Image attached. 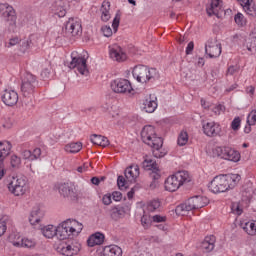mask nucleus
<instances>
[{
	"mask_svg": "<svg viewBox=\"0 0 256 256\" xmlns=\"http://www.w3.org/2000/svg\"><path fill=\"white\" fill-rule=\"evenodd\" d=\"M187 141H189V135L187 132H181L178 136V145L183 147L184 145H187Z\"/></svg>",
	"mask_w": 256,
	"mask_h": 256,
	"instance_id": "e433bc0d",
	"label": "nucleus"
},
{
	"mask_svg": "<svg viewBox=\"0 0 256 256\" xmlns=\"http://www.w3.org/2000/svg\"><path fill=\"white\" fill-rule=\"evenodd\" d=\"M156 135H157V133H155V127H153L151 125L144 126L141 131V137H142L143 143H148Z\"/></svg>",
	"mask_w": 256,
	"mask_h": 256,
	"instance_id": "5701e85b",
	"label": "nucleus"
},
{
	"mask_svg": "<svg viewBox=\"0 0 256 256\" xmlns=\"http://www.w3.org/2000/svg\"><path fill=\"white\" fill-rule=\"evenodd\" d=\"M216 241L217 238L215 237V235L206 236L200 244V249H202L204 253H211V251L215 249Z\"/></svg>",
	"mask_w": 256,
	"mask_h": 256,
	"instance_id": "6ab92c4d",
	"label": "nucleus"
},
{
	"mask_svg": "<svg viewBox=\"0 0 256 256\" xmlns=\"http://www.w3.org/2000/svg\"><path fill=\"white\" fill-rule=\"evenodd\" d=\"M7 231V220L5 218L0 219V237L2 235H5V232Z\"/></svg>",
	"mask_w": 256,
	"mask_h": 256,
	"instance_id": "a18cd8bd",
	"label": "nucleus"
},
{
	"mask_svg": "<svg viewBox=\"0 0 256 256\" xmlns=\"http://www.w3.org/2000/svg\"><path fill=\"white\" fill-rule=\"evenodd\" d=\"M71 62L69 63V69H77L80 75H89V69H87V59L77 55V52H72Z\"/></svg>",
	"mask_w": 256,
	"mask_h": 256,
	"instance_id": "1a4fd4ad",
	"label": "nucleus"
},
{
	"mask_svg": "<svg viewBox=\"0 0 256 256\" xmlns=\"http://www.w3.org/2000/svg\"><path fill=\"white\" fill-rule=\"evenodd\" d=\"M10 163L13 169H19L21 167V158L17 155H12Z\"/></svg>",
	"mask_w": 256,
	"mask_h": 256,
	"instance_id": "58836bf2",
	"label": "nucleus"
},
{
	"mask_svg": "<svg viewBox=\"0 0 256 256\" xmlns=\"http://www.w3.org/2000/svg\"><path fill=\"white\" fill-rule=\"evenodd\" d=\"M205 53L210 59H215L221 55V43L217 42V38H211L207 41Z\"/></svg>",
	"mask_w": 256,
	"mask_h": 256,
	"instance_id": "4468645a",
	"label": "nucleus"
},
{
	"mask_svg": "<svg viewBox=\"0 0 256 256\" xmlns=\"http://www.w3.org/2000/svg\"><path fill=\"white\" fill-rule=\"evenodd\" d=\"M232 211L233 213H236V215H241V213H243V209H241L237 204L232 205Z\"/></svg>",
	"mask_w": 256,
	"mask_h": 256,
	"instance_id": "680f3d73",
	"label": "nucleus"
},
{
	"mask_svg": "<svg viewBox=\"0 0 256 256\" xmlns=\"http://www.w3.org/2000/svg\"><path fill=\"white\" fill-rule=\"evenodd\" d=\"M58 190L62 197L70 199V201H77V199H79L77 189H75V186L71 183L60 184Z\"/></svg>",
	"mask_w": 256,
	"mask_h": 256,
	"instance_id": "f8f14e48",
	"label": "nucleus"
},
{
	"mask_svg": "<svg viewBox=\"0 0 256 256\" xmlns=\"http://www.w3.org/2000/svg\"><path fill=\"white\" fill-rule=\"evenodd\" d=\"M154 99L149 98L145 100L144 110L146 113H154L155 109H157V98L155 97Z\"/></svg>",
	"mask_w": 256,
	"mask_h": 256,
	"instance_id": "c756f323",
	"label": "nucleus"
},
{
	"mask_svg": "<svg viewBox=\"0 0 256 256\" xmlns=\"http://www.w3.org/2000/svg\"><path fill=\"white\" fill-rule=\"evenodd\" d=\"M104 256H121L123 255V250L117 245L105 246L103 249Z\"/></svg>",
	"mask_w": 256,
	"mask_h": 256,
	"instance_id": "a878e982",
	"label": "nucleus"
},
{
	"mask_svg": "<svg viewBox=\"0 0 256 256\" xmlns=\"http://www.w3.org/2000/svg\"><path fill=\"white\" fill-rule=\"evenodd\" d=\"M26 49H29V41H23L21 44V51H23V53H25Z\"/></svg>",
	"mask_w": 256,
	"mask_h": 256,
	"instance_id": "774afa93",
	"label": "nucleus"
},
{
	"mask_svg": "<svg viewBox=\"0 0 256 256\" xmlns=\"http://www.w3.org/2000/svg\"><path fill=\"white\" fill-rule=\"evenodd\" d=\"M187 183H191V177L189 176V172L178 171L166 179L164 187L166 191H170L171 193H173L177 191L179 187Z\"/></svg>",
	"mask_w": 256,
	"mask_h": 256,
	"instance_id": "20e7f679",
	"label": "nucleus"
},
{
	"mask_svg": "<svg viewBox=\"0 0 256 256\" xmlns=\"http://www.w3.org/2000/svg\"><path fill=\"white\" fill-rule=\"evenodd\" d=\"M193 209H197L191 198H189L184 204H180L175 208L176 215H184L186 211H193Z\"/></svg>",
	"mask_w": 256,
	"mask_h": 256,
	"instance_id": "b1692460",
	"label": "nucleus"
},
{
	"mask_svg": "<svg viewBox=\"0 0 256 256\" xmlns=\"http://www.w3.org/2000/svg\"><path fill=\"white\" fill-rule=\"evenodd\" d=\"M231 127L233 131H239V127H241V118L239 117L234 118L231 123Z\"/></svg>",
	"mask_w": 256,
	"mask_h": 256,
	"instance_id": "49530a36",
	"label": "nucleus"
},
{
	"mask_svg": "<svg viewBox=\"0 0 256 256\" xmlns=\"http://www.w3.org/2000/svg\"><path fill=\"white\" fill-rule=\"evenodd\" d=\"M193 49H195V43L193 41L189 42L186 47V55H191L193 53Z\"/></svg>",
	"mask_w": 256,
	"mask_h": 256,
	"instance_id": "13d9d810",
	"label": "nucleus"
},
{
	"mask_svg": "<svg viewBox=\"0 0 256 256\" xmlns=\"http://www.w3.org/2000/svg\"><path fill=\"white\" fill-rule=\"evenodd\" d=\"M117 185H118L119 189H121L122 187H125V185H127V180H125V177L118 176Z\"/></svg>",
	"mask_w": 256,
	"mask_h": 256,
	"instance_id": "5fc2aeb1",
	"label": "nucleus"
},
{
	"mask_svg": "<svg viewBox=\"0 0 256 256\" xmlns=\"http://www.w3.org/2000/svg\"><path fill=\"white\" fill-rule=\"evenodd\" d=\"M221 0H212L209 6L206 8L208 17H220L221 15Z\"/></svg>",
	"mask_w": 256,
	"mask_h": 256,
	"instance_id": "aec40b11",
	"label": "nucleus"
},
{
	"mask_svg": "<svg viewBox=\"0 0 256 256\" xmlns=\"http://www.w3.org/2000/svg\"><path fill=\"white\" fill-rule=\"evenodd\" d=\"M235 73H239V66H230L227 69L226 75H235Z\"/></svg>",
	"mask_w": 256,
	"mask_h": 256,
	"instance_id": "864d4df0",
	"label": "nucleus"
},
{
	"mask_svg": "<svg viewBox=\"0 0 256 256\" xmlns=\"http://www.w3.org/2000/svg\"><path fill=\"white\" fill-rule=\"evenodd\" d=\"M224 157H225L224 159L226 161H233L234 163H237V161H239V159H241V154H239L238 151H235L232 148L228 147V150Z\"/></svg>",
	"mask_w": 256,
	"mask_h": 256,
	"instance_id": "c85d7f7f",
	"label": "nucleus"
},
{
	"mask_svg": "<svg viewBox=\"0 0 256 256\" xmlns=\"http://www.w3.org/2000/svg\"><path fill=\"white\" fill-rule=\"evenodd\" d=\"M22 158L28 161H33L32 152L30 150H24L22 152Z\"/></svg>",
	"mask_w": 256,
	"mask_h": 256,
	"instance_id": "603ef678",
	"label": "nucleus"
},
{
	"mask_svg": "<svg viewBox=\"0 0 256 256\" xmlns=\"http://www.w3.org/2000/svg\"><path fill=\"white\" fill-rule=\"evenodd\" d=\"M8 190L16 197H20V195H25L27 191V180L25 179V177H13L8 184Z\"/></svg>",
	"mask_w": 256,
	"mask_h": 256,
	"instance_id": "0eeeda50",
	"label": "nucleus"
},
{
	"mask_svg": "<svg viewBox=\"0 0 256 256\" xmlns=\"http://www.w3.org/2000/svg\"><path fill=\"white\" fill-rule=\"evenodd\" d=\"M11 142L9 141H0V151H2L4 159L9 155V151H11Z\"/></svg>",
	"mask_w": 256,
	"mask_h": 256,
	"instance_id": "f704fd0d",
	"label": "nucleus"
},
{
	"mask_svg": "<svg viewBox=\"0 0 256 256\" xmlns=\"http://www.w3.org/2000/svg\"><path fill=\"white\" fill-rule=\"evenodd\" d=\"M58 251L59 253H61V255H65V256H73V255H77V253H79V251H81V246L80 245H67L66 246H59L58 247Z\"/></svg>",
	"mask_w": 256,
	"mask_h": 256,
	"instance_id": "412c9836",
	"label": "nucleus"
},
{
	"mask_svg": "<svg viewBox=\"0 0 256 256\" xmlns=\"http://www.w3.org/2000/svg\"><path fill=\"white\" fill-rule=\"evenodd\" d=\"M142 168L145 171H150L149 177L152 180L150 183V189H155L157 187V181L161 179V170H159V166L157 165V162H153V160H147L145 159L142 162Z\"/></svg>",
	"mask_w": 256,
	"mask_h": 256,
	"instance_id": "39448f33",
	"label": "nucleus"
},
{
	"mask_svg": "<svg viewBox=\"0 0 256 256\" xmlns=\"http://www.w3.org/2000/svg\"><path fill=\"white\" fill-rule=\"evenodd\" d=\"M82 33L83 27L81 26V22L73 18H70L66 22L65 27L62 28V35L64 37H81Z\"/></svg>",
	"mask_w": 256,
	"mask_h": 256,
	"instance_id": "6e6552de",
	"label": "nucleus"
},
{
	"mask_svg": "<svg viewBox=\"0 0 256 256\" xmlns=\"http://www.w3.org/2000/svg\"><path fill=\"white\" fill-rule=\"evenodd\" d=\"M125 178L127 181H130V183H133L135 179H137V176H135V171H133V166H129L124 171Z\"/></svg>",
	"mask_w": 256,
	"mask_h": 256,
	"instance_id": "72a5a7b5",
	"label": "nucleus"
},
{
	"mask_svg": "<svg viewBox=\"0 0 256 256\" xmlns=\"http://www.w3.org/2000/svg\"><path fill=\"white\" fill-rule=\"evenodd\" d=\"M120 22H121V16L119 14H116V16L112 22V27H113L114 33H117V29H119Z\"/></svg>",
	"mask_w": 256,
	"mask_h": 256,
	"instance_id": "c03bdc74",
	"label": "nucleus"
},
{
	"mask_svg": "<svg viewBox=\"0 0 256 256\" xmlns=\"http://www.w3.org/2000/svg\"><path fill=\"white\" fill-rule=\"evenodd\" d=\"M241 181V175L239 174H220L213 178L208 185V189L212 193H225L229 189L234 187Z\"/></svg>",
	"mask_w": 256,
	"mask_h": 256,
	"instance_id": "f257e3e1",
	"label": "nucleus"
},
{
	"mask_svg": "<svg viewBox=\"0 0 256 256\" xmlns=\"http://www.w3.org/2000/svg\"><path fill=\"white\" fill-rule=\"evenodd\" d=\"M132 75L138 83H155L159 79V71L155 68H148L146 65L135 66Z\"/></svg>",
	"mask_w": 256,
	"mask_h": 256,
	"instance_id": "f03ea898",
	"label": "nucleus"
},
{
	"mask_svg": "<svg viewBox=\"0 0 256 256\" xmlns=\"http://www.w3.org/2000/svg\"><path fill=\"white\" fill-rule=\"evenodd\" d=\"M228 150H229V147L218 146L213 149V155L214 157H220L221 159H225V155H227Z\"/></svg>",
	"mask_w": 256,
	"mask_h": 256,
	"instance_id": "473e14b6",
	"label": "nucleus"
},
{
	"mask_svg": "<svg viewBox=\"0 0 256 256\" xmlns=\"http://www.w3.org/2000/svg\"><path fill=\"white\" fill-rule=\"evenodd\" d=\"M251 117L252 125L256 123V110H252L248 116V119Z\"/></svg>",
	"mask_w": 256,
	"mask_h": 256,
	"instance_id": "e2e57ef3",
	"label": "nucleus"
},
{
	"mask_svg": "<svg viewBox=\"0 0 256 256\" xmlns=\"http://www.w3.org/2000/svg\"><path fill=\"white\" fill-rule=\"evenodd\" d=\"M248 227V235H256V222H246Z\"/></svg>",
	"mask_w": 256,
	"mask_h": 256,
	"instance_id": "37998d69",
	"label": "nucleus"
},
{
	"mask_svg": "<svg viewBox=\"0 0 256 256\" xmlns=\"http://www.w3.org/2000/svg\"><path fill=\"white\" fill-rule=\"evenodd\" d=\"M55 15H57V17H65V15H67V10L61 8L58 12L55 13Z\"/></svg>",
	"mask_w": 256,
	"mask_h": 256,
	"instance_id": "69168bd1",
	"label": "nucleus"
},
{
	"mask_svg": "<svg viewBox=\"0 0 256 256\" xmlns=\"http://www.w3.org/2000/svg\"><path fill=\"white\" fill-rule=\"evenodd\" d=\"M110 57L114 61L121 62L127 59V54L123 52V48H121L120 46H114L113 48L110 49Z\"/></svg>",
	"mask_w": 256,
	"mask_h": 256,
	"instance_id": "4be33fe9",
	"label": "nucleus"
},
{
	"mask_svg": "<svg viewBox=\"0 0 256 256\" xmlns=\"http://www.w3.org/2000/svg\"><path fill=\"white\" fill-rule=\"evenodd\" d=\"M110 87L114 93H131L133 86L127 79H116L111 82Z\"/></svg>",
	"mask_w": 256,
	"mask_h": 256,
	"instance_id": "9b49d317",
	"label": "nucleus"
},
{
	"mask_svg": "<svg viewBox=\"0 0 256 256\" xmlns=\"http://www.w3.org/2000/svg\"><path fill=\"white\" fill-rule=\"evenodd\" d=\"M87 245H88V247H95V245H97V242H96L95 238L93 237V235H91L88 238Z\"/></svg>",
	"mask_w": 256,
	"mask_h": 256,
	"instance_id": "052dcab7",
	"label": "nucleus"
},
{
	"mask_svg": "<svg viewBox=\"0 0 256 256\" xmlns=\"http://www.w3.org/2000/svg\"><path fill=\"white\" fill-rule=\"evenodd\" d=\"M204 135L207 137H217L221 133V125L215 122H207L202 126Z\"/></svg>",
	"mask_w": 256,
	"mask_h": 256,
	"instance_id": "f3484780",
	"label": "nucleus"
},
{
	"mask_svg": "<svg viewBox=\"0 0 256 256\" xmlns=\"http://www.w3.org/2000/svg\"><path fill=\"white\" fill-rule=\"evenodd\" d=\"M138 256H153V253H151V250H149V248H146Z\"/></svg>",
	"mask_w": 256,
	"mask_h": 256,
	"instance_id": "0e129e2a",
	"label": "nucleus"
},
{
	"mask_svg": "<svg viewBox=\"0 0 256 256\" xmlns=\"http://www.w3.org/2000/svg\"><path fill=\"white\" fill-rule=\"evenodd\" d=\"M146 145L152 147V153L153 156L156 157V159H161L162 157H165V155H167V150L163 149V138L157 137V134L153 138H151V140H149Z\"/></svg>",
	"mask_w": 256,
	"mask_h": 256,
	"instance_id": "9d476101",
	"label": "nucleus"
},
{
	"mask_svg": "<svg viewBox=\"0 0 256 256\" xmlns=\"http://www.w3.org/2000/svg\"><path fill=\"white\" fill-rule=\"evenodd\" d=\"M243 9L248 15H251L252 17L255 15V7H251V3L248 4V6H244Z\"/></svg>",
	"mask_w": 256,
	"mask_h": 256,
	"instance_id": "4d7b16f0",
	"label": "nucleus"
},
{
	"mask_svg": "<svg viewBox=\"0 0 256 256\" xmlns=\"http://www.w3.org/2000/svg\"><path fill=\"white\" fill-rule=\"evenodd\" d=\"M1 101L4 105L13 107L14 105H17V102L19 101V94L14 90H5L1 96Z\"/></svg>",
	"mask_w": 256,
	"mask_h": 256,
	"instance_id": "dca6fc26",
	"label": "nucleus"
},
{
	"mask_svg": "<svg viewBox=\"0 0 256 256\" xmlns=\"http://www.w3.org/2000/svg\"><path fill=\"white\" fill-rule=\"evenodd\" d=\"M159 207H161V202H159V200H152L148 204V211L150 213H155Z\"/></svg>",
	"mask_w": 256,
	"mask_h": 256,
	"instance_id": "4c0bfd02",
	"label": "nucleus"
},
{
	"mask_svg": "<svg viewBox=\"0 0 256 256\" xmlns=\"http://www.w3.org/2000/svg\"><path fill=\"white\" fill-rule=\"evenodd\" d=\"M17 43H19V38L18 37L12 38L9 40L8 47H14V45H17Z\"/></svg>",
	"mask_w": 256,
	"mask_h": 256,
	"instance_id": "338daca9",
	"label": "nucleus"
},
{
	"mask_svg": "<svg viewBox=\"0 0 256 256\" xmlns=\"http://www.w3.org/2000/svg\"><path fill=\"white\" fill-rule=\"evenodd\" d=\"M153 223H165L167 221V216L154 215L152 216Z\"/></svg>",
	"mask_w": 256,
	"mask_h": 256,
	"instance_id": "09e8293b",
	"label": "nucleus"
},
{
	"mask_svg": "<svg viewBox=\"0 0 256 256\" xmlns=\"http://www.w3.org/2000/svg\"><path fill=\"white\" fill-rule=\"evenodd\" d=\"M3 16L6 17V21L9 23V30L15 31L17 25V15H15V9L13 6H7L3 12Z\"/></svg>",
	"mask_w": 256,
	"mask_h": 256,
	"instance_id": "a211bd4d",
	"label": "nucleus"
},
{
	"mask_svg": "<svg viewBox=\"0 0 256 256\" xmlns=\"http://www.w3.org/2000/svg\"><path fill=\"white\" fill-rule=\"evenodd\" d=\"M63 227V222L60 223L57 227L53 225L45 226L41 229V233L46 237V239H53V237H57L60 241H65V238L61 237L59 232V228Z\"/></svg>",
	"mask_w": 256,
	"mask_h": 256,
	"instance_id": "2eb2a0df",
	"label": "nucleus"
},
{
	"mask_svg": "<svg viewBox=\"0 0 256 256\" xmlns=\"http://www.w3.org/2000/svg\"><path fill=\"white\" fill-rule=\"evenodd\" d=\"M82 231L83 224L71 218L63 221L62 227L59 228L60 237L63 239H75Z\"/></svg>",
	"mask_w": 256,
	"mask_h": 256,
	"instance_id": "7ed1b4c3",
	"label": "nucleus"
},
{
	"mask_svg": "<svg viewBox=\"0 0 256 256\" xmlns=\"http://www.w3.org/2000/svg\"><path fill=\"white\" fill-rule=\"evenodd\" d=\"M43 217V212H41L40 207H34L30 212L29 223L30 225H37V223L41 222V218Z\"/></svg>",
	"mask_w": 256,
	"mask_h": 256,
	"instance_id": "393cba45",
	"label": "nucleus"
},
{
	"mask_svg": "<svg viewBox=\"0 0 256 256\" xmlns=\"http://www.w3.org/2000/svg\"><path fill=\"white\" fill-rule=\"evenodd\" d=\"M92 237H94V240L96 241L97 245H103L105 241V235L101 232H96L95 234H92Z\"/></svg>",
	"mask_w": 256,
	"mask_h": 256,
	"instance_id": "a19ab883",
	"label": "nucleus"
},
{
	"mask_svg": "<svg viewBox=\"0 0 256 256\" xmlns=\"http://www.w3.org/2000/svg\"><path fill=\"white\" fill-rule=\"evenodd\" d=\"M83 149V144L81 142H72L65 146V151L67 153H79Z\"/></svg>",
	"mask_w": 256,
	"mask_h": 256,
	"instance_id": "7c9ffc66",
	"label": "nucleus"
},
{
	"mask_svg": "<svg viewBox=\"0 0 256 256\" xmlns=\"http://www.w3.org/2000/svg\"><path fill=\"white\" fill-rule=\"evenodd\" d=\"M129 211H131V205L112 206L109 210L110 219L112 221H121Z\"/></svg>",
	"mask_w": 256,
	"mask_h": 256,
	"instance_id": "ddd939ff",
	"label": "nucleus"
},
{
	"mask_svg": "<svg viewBox=\"0 0 256 256\" xmlns=\"http://www.w3.org/2000/svg\"><path fill=\"white\" fill-rule=\"evenodd\" d=\"M102 203H103V205H111V203H112L111 193L105 194L102 197Z\"/></svg>",
	"mask_w": 256,
	"mask_h": 256,
	"instance_id": "8fccbe9b",
	"label": "nucleus"
},
{
	"mask_svg": "<svg viewBox=\"0 0 256 256\" xmlns=\"http://www.w3.org/2000/svg\"><path fill=\"white\" fill-rule=\"evenodd\" d=\"M41 157V148H35L32 152V161H36Z\"/></svg>",
	"mask_w": 256,
	"mask_h": 256,
	"instance_id": "6e6d98bb",
	"label": "nucleus"
},
{
	"mask_svg": "<svg viewBox=\"0 0 256 256\" xmlns=\"http://www.w3.org/2000/svg\"><path fill=\"white\" fill-rule=\"evenodd\" d=\"M49 75H51V70L49 68H45L41 72L42 79H49Z\"/></svg>",
	"mask_w": 256,
	"mask_h": 256,
	"instance_id": "bf43d9fd",
	"label": "nucleus"
},
{
	"mask_svg": "<svg viewBox=\"0 0 256 256\" xmlns=\"http://www.w3.org/2000/svg\"><path fill=\"white\" fill-rule=\"evenodd\" d=\"M21 245L22 247H27L28 249H31V247L35 246V241L29 238H23L21 240Z\"/></svg>",
	"mask_w": 256,
	"mask_h": 256,
	"instance_id": "79ce46f5",
	"label": "nucleus"
},
{
	"mask_svg": "<svg viewBox=\"0 0 256 256\" xmlns=\"http://www.w3.org/2000/svg\"><path fill=\"white\" fill-rule=\"evenodd\" d=\"M234 20L238 27H245V25H247V20L245 19V16H243L241 12H238L234 16Z\"/></svg>",
	"mask_w": 256,
	"mask_h": 256,
	"instance_id": "c9c22d12",
	"label": "nucleus"
},
{
	"mask_svg": "<svg viewBox=\"0 0 256 256\" xmlns=\"http://www.w3.org/2000/svg\"><path fill=\"white\" fill-rule=\"evenodd\" d=\"M101 32L103 33L104 37H111L113 35V29L110 26H102Z\"/></svg>",
	"mask_w": 256,
	"mask_h": 256,
	"instance_id": "de8ad7c7",
	"label": "nucleus"
},
{
	"mask_svg": "<svg viewBox=\"0 0 256 256\" xmlns=\"http://www.w3.org/2000/svg\"><path fill=\"white\" fill-rule=\"evenodd\" d=\"M111 9V2L104 1L101 6V20L104 21V23H107L109 19H111V14L109 13Z\"/></svg>",
	"mask_w": 256,
	"mask_h": 256,
	"instance_id": "cd10ccee",
	"label": "nucleus"
},
{
	"mask_svg": "<svg viewBox=\"0 0 256 256\" xmlns=\"http://www.w3.org/2000/svg\"><path fill=\"white\" fill-rule=\"evenodd\" d=\"M111 197H112L113 201L119 202V201H121V199H123V194L119 191H114L111 194Z\"/></svg>",
	"mask_w": 256,
	"mask_h": 256,
	"instance_id": "3c124183",
	"label": "nucleus"
},
{
	"mask_svg": "<svg viewBox=\"0 0 256 256\" xmlns=\"http://www.w3.org/2000/svg\"><path fill=\"white\" fill-rule=\"evenodd\" d=\"M190 199H191L192 203L194 204V206L196 207V209H202V207H205L207 205V203H205V201H207L206 197L193 196Z\"/></svg>",
	"mask_w": 256,
	"mask_h": 256,
	"instance_id": "2f4dec72",
	"label": "nucleus"
},
{
	"mask_svg": "<svg viewBox=\"0 0 256 256\" xmlns=\"http://www.w3.org/2000/svg\"><path fill=\"white\" fill-rule=\"evenodd\" d=\"M37 85H39V81H37V76L26 72L21 84V93L23 97H29L30 95H33V93H35V87H37Z\"/></svg>",
	"mask_w": 256,
	"mask_h": 256,
	"instance_id": "423d86ee",
	"label": "nucleus"
},
{
	"mask_svg": "<svg viewBox=\"0 0 256 256\" xmlns=\"http://www.w3.org/2000/svg\"><path fill=\"white\" fill-rule=\"evenodd\" d=\"M93 145H99L100 147H108L109 139L102 135L93 134L90 138Z\"/></svg>",
	"mask_w": 256,
	"mask_h": 256,
	"instance_id": "bb28decb",
	"label": "nucleus"
},
{
	"mask_svg": "<svg viewBox=\"0 0 256 256\" xmlns=\"http://www.w3.org/2000/svg\"><path fill=\"white\" fill-rule=\"evenodd\" d=\"M247 49L252 53H256V36H253L248 39Z\"/></svg>",
	"mask_w": 256,
	"mask_h": 256,
	"instance_id": "ea45409f",
	"label": "nucleus"
}]
</instances>
